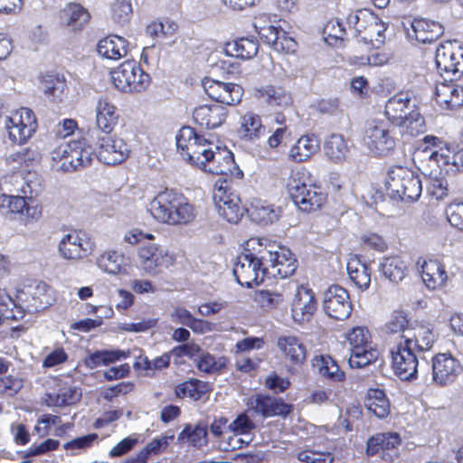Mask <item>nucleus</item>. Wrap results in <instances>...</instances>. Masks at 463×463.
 <instances>
[{
    "instance_id": "nucleus-1",
    "label": "nucleus",
    "mask_w": 463,
    "mask_h": 463,
    "mask_svg": "<svg viewBox=\"0 0 463 463\" xmlns=\"http://www.w3.org/2000/svg\"><path fill=\"white\" fill-rule=\"evenodd\" d=\"M176 146L183 158L203 172L226 175L235 168L232 153L197 135L191 127H183L176 136Z\"/></svg>"
},
{
    "instance_id": "nucleus-2",
    "label": "nucleus",
    "mask_w": 463,
    "mask_h": 463,
    "mask_svg": "<svg viewBox=\"0 0 463 463\" xmlns=\"http://www.w3.org/2000/svg\"><path fill=\"white\" fill-rule=\"evenodd\" d=\"M148 211L155 220L169 225L189 223L196 215L194 206L182 194L168 189L154 197Z\"/></svg>"
},
{
    "instance_id": "nucleus-3",
    "label": "nucleus",
    "mask_w": 463,
    "mask_h": 463,
    "mask_svg": "<svg viewBox=\"0 0 463 463\" xmlns=\"http://www.w3.org/2000/svg\"><path fill=\"white\" fill-rule=\"evenodd\" d=\"M384 115L393 127H399L402 135L417 137L426 130L424 118L419 111L415 100L407 93L391 97L386 104Z\"/></svg>"
},
{
    "instance_id": "nucleus-4",
    "label": "nucleus",
    "mask_w": 463,
    "mask_h": 463,
    "mask_svg": "<svg viewBox=\"0 0 463 463\" xmlns=\"http://www.w3.org/2000/svg\"><path fill=\"white\" fill-rule=\"evenodd\" d=\"M267 239L250 238L246 242L245 252L239 255L233 267V274L236 280L241 286L253 288L263 282L266 276L264 260L258 254Z\"/></svg>"
},
{
    "instance_id": "nucleus-5",
    "label": "nucleus",
    "mask_w": 463,
    "mask_h": 463,
    "mask_svg": "<svg viewBox=\"0 0 463 463\" xmlns=\"http://www.w3.org/2000/svg\"><path fill=\"white\" fill-rule=\"evenodd\" d=\"M308 172L301 167L292 170L287 182L288 193L294 203L303 212H314L326 202V194L321 187L307 184Z\"/></svg>"
},
{
    "instance_id": "nucleus-6",
    "label": "nucleus",
    "mask_w": 463,
    "mask_h": 463,
    "mask_svg": "<svg viewBox=\"0 0 463 463\" xmlns=\"http://www.w3.org/2000/svg\"><path fill=\"white\" fill-rule=\"evenodd\" d=\"M394 129L395 127L386 120L368 121L364 131L363 144L374 156H387L397 144Z\"/></svg>"
},
{
    "instance_id": "nucleus-7",
    "label": "nucleus",
    "mask_w": 463,
    "mask_h": 463,
    "mask_svg": "<svg viewBox=\"0 0 463 463\" xmlns=\"http://www.w3.org/2000/svg\"><path fill=\"white\" fill-rule=\"evenodd\" d=\"M350 345V356L348 364L352 368H364L374 363L379 351L376 345L372 340V335L364 326H355L352 328L346 335Z\"/></svg>"
},
{
    "instance_id": "nucleus-8",
    "label": "nucleus",
    "mask_w": 463,
    "mask_h": 463,
    "mask_svg": "<svg viewBox=\"0 0 463 463\" xmlns=\"http://www.w3.org/2000/svg\"><path fill=\"white\" fill-rule=\"evenodd\" d=\"M53 161H61L60 169L63 172L78 171L91 165L92 152L85 139L63 142L52 151Z\"/></svg>"
},
{
    "instance_id": "nucleus-9",
    "label": "nucleus",
    "mask_w": 463,
    "mask_h": 463,
    "mask_svg": "<svg viewBox=\"0 0 463 463\" xmlns=\"http://www.w3.org/2000/svg\"><path fill=\"white\" fill-rule=\"evenodd\" d=\"M387 189L402 200H417L422 191L421 181L411 169L395 166L388 172Z\"/></svg>"
},
{
    "instance_id": "nucleus-10",
    "label": "nucleus",
    "mask_w": 463,
    "mask_h": 463,
    "mask_svg": "<svg viewBox=\"0 0 463 463\" xmlns=\"http://www.w3.org/2000/svg\"><path fill=\"white\" fill-rule=\"evenodd\" d=\"M258 254L264 260L266 273L274 277L284 279L291 276L297 269V260L292 252L279 246H270L267 249V241L261 249L258 250Z\"/></svg>"
},
{
    "instance_id": "nucleus-11",
    "label": "nucleus",
    "mask_w": 463,
    "mask_h": 463,
    "mask_svg": "<svg viewBox=\"0 0 463 463\" xmlns=\"http://www.w3.org/2000/svg\"><path fill=\"white\" fill-rule=\"evenodd\" d=\"M150 83V76L133 59L118 66V90L126 93L142 92Z\"/></svg>"
},
{
    "instance_id": "nucleus-12",
    "label": "nucleus",
    "mask_w": 463,
    "mask_h": 463,
    "mask_svg": "<svg viewBox=\"0 0 463 463\" xmlns=\"http://www.w3.org/2000/svg\"><path fill=\"white\" fill-rule=\"evenodd\" d=\"M5 124L10 140L18 145L24 144L37 128L33 112L27 108H22L6 117Z\"/></svg>"
},
{
    "instance_id": "nucleus-13",
    "label": "nucleus",
    "mask_w": 463,
    "mask_h": 463,
    "mask_svg": "<svg viewBox=\"0 0 463 463\" xmlns=\"http://www.w3.org/2000/svg\"><path fill=\"white\" fill-rule=\"evenodd\" d=\"M254 27L260 39L278 52L292 53L296 51V41L280 27L269 24L266 16L256 18Z\"/></svg>"
},
{
    "instance_id": "nucleus-14",
    "label": "nucleus",
    "mask_w": 463,
    "mask_h": 463,
    "mask_svg": "<svg viewBox=\"0 0 463 463\" xmlns=\"http://www.w3.org/2000/svg\"><path fill=\"white\" fill-rule=\"evenodd\" d=\"M94 242L83 231H73L63 235L58 244L60 256L67 260L84 259L91 254Z\"/></svg>"
},
{
    "instance_id": "nucleus-15",
    "label": "nucleus",
    "mask_w": 463,
    "mask_h": 463,
    "mask_svg": "<svg viewBox=\"0 0 463 463\" xmlns=\"http://www.w3.org/2000/svg\"><path fill=\"white\" fill-rule=\"evenodd\" d=\"M435 62L439 71L458 78L463 73V47L457 42H446L436 50Z\"/></svg>"
},
{
    "instance_id": "nucleus-16",
    "label": "nucleus",
    "mask_w": 463,
    "mask_h": 463,
    "mask_svg": "<svg viewBox=\"0 0 463 463\" xmlns=\"http://www.w3.org/2000/svg\"><path fill=\"white\" fill-rule=\"evenodd\" d=\"M390 353L393 370L402 380L416 378L419 367V353L401 342L391 345Z\"/></svg>"
},
{
    "instance_id": "nucleus-17",
    "label": "nucleus",
    "mask_w": 463,
    "mask_h": 463,
    "mask_svg": "<svg viewBox=\"0 0 463 463\" xmlns=\"http://www.w3.org/2000/svg\"><path fill=\"white\" fill-rule=\"evenodd\" d=\"M218 214L230 223H238L246 213L240 196L227 187L220 186L213 193Z\"/></svg>"
},
{
    "instance_id": "nucleus-18",
    "label": "nucleus",
    "mask_w": 463,
    "mask_h": 463,
    "mask_svg": "<svg viewBox=\"0 0 463 463\" xmlns=\"http://www.w3.org/2000/svg\"><path fill=\"white\" fill-rule=\"evenodd\" d=\"M323 308L328 317L335 320L348 318L352 313L348 291L338 285L330 286L324 293Z\"/></svg>"
},
{
    "instance_id": "nucleus-19",
    "label": "nucleus",
    "mask_w": 463,
    "mask_h": 463,
    "mask_svg": "<svg viewBox=\"0 0 463 463\" xmlns=\"http://www.w3.org/2000/svg\"><path fill=\"white\" fill-rule=\"evenodd\" d=\"M402 439L396 432L377 433L367 441L366 453L368 456L380 455L389 462H392L400 455Z\"/></svg>"
},
{
    "instance_id": "nucleus-20",
    "label": "nucleus",
    "mask_w": 463,
    "mask_h": 463,
    "mask_svg": "<svg viewBox=\"0 0 463 463\" xmlns=\"http://www.w3.org/2000/svg\"><path fill=\"white\" fill-rule=\"evenodd\" d=\"M463 371L460 362L448 353H439L432 358V381L445 386L453 383Z\"/></svg>"
},
{
    "instance_id": "nucleus-21",
    "label": "nucleus",
    "mask_w": 463,
    "mask_h": 463,
    "mask_svg": "<svg viewBox=\"0 0 463 463\" xmlns=\"http://www.w3.org/2000/svg\"><path fill=\"white\" fill-rule=\"evenodd\" d=\"M203 87L212 99L228 106L240 103L243 95V90L240 85L210 78L203 80Z\"/></svg>"
},
{
    "instance_id": "nucleus-22",
    "label": "nucleus",
    "mask_w": 463,
    "mask_h": 463,
    "mask_svg": "<svg viewBox=\"0 0 463 463\" xmlns=\"http://www.w3.org/2000/svg\"><path fill=\"white\" fill-rule=\"evenodd\" d=\"M295 293L291 302L292 317L297 323L309 321L317 310V300L314 291L304 285H295Z\"/></svg>"
},
{
    "instance_id": "nucleus-23",
    "label": "nucleus",
    "mask_w": 463,
    "mask_h": 463,
    "mask_svg": "<svg viewBox=\"0 0 463 463\" xmlns=\"http://www.w3.org/2000/svg\"><path fill=\"white\" fill-rule=\"evenodd\" d=\"M138 258L141 269L150 275L156 274L159 268H167L173 263V257L165 249L152 242L139 248Z\"/></svg>"
},
{
    "instance_id": "nucleus-24",
    "label": "nucleus",
    "mask_w": 463,
    "mask_h": 463,
    "mask_svg": "<svg viewBox=\"0 0 463 463\" xmlns=\"http://www.w3.org/2000/svg\"><path fill=\"white\" fill-rule=\"evenodd\" d=\"M37 209L28 205L25 198L19 195H0V213L10 220L26 221L34 218Z\"/></svg>"
},
{
    "instance_id": "nucleus-25",
    "label": "nucleus",
    "mask_w": 463,
    "mask_h": 463,
    "mask_svg": "<svg viewBox=\"0 0 463 463\" xmlns=\"http://www.w3.org/2000/svg\"><path fill=\"white\" fill-rule=\"evenodd\" d=\"M248 405L255 413L265 418L286 416L291 411V406L281 399L264 394H257L250 398Z\"/></svg>"
},
{
    "instance_id": "nucleus-26",
    "label": "nucleus",
    "mask_w": 463,
    "mask_h": 463,
    "mask_svg": "<svg viewBox=\"0 0 463 463\" xmlns=\"http://www.w3.org/2000/svg\"><path fill=\"white\" fill-rule=\"evenodd\" d=\"M408 38L421 43H431L443 34L442 26L434 21L416 18L405 27Z\"/></svg>"
},
{
    "instance_id": "nucleus-27",
    "label": "nucleus",
    "mask_w": 463,
    "mask_h": 463,
    "mask_svg": "<svg viewBox=\"0 0 463 463\" xmlns=\"http://www.w3.org/2000/svg\"><path fill=\"white\" fill-rule=\"evenodd\" d=\"M403 338L401 343L409 345L419 354L430 350L436 341L432 329L427 325L419 323L411 324Z\"/></svg>"
},
{
    "instance_id": "nucleus-28",
    "label": "nucleus",
    "mask_w": 463,
    "mask_h": 463,
    "mask_svg": "<svg viewBox=\"0 0 463 463\" xmlns=\"http://www.w3.org/2000/svg\"><path fill=\"white\" fill-rule=\"evenodd\" d=\"M227 117V109L220 105H202L193 113V118L200 127L213 129L222 126Z\"/></svg>"
},
{
    "instance_id": "nucleus-29",
    "label": "nucleus",
    "mask_w": 463,
    "mask_h": 463,
    "mask_svg": "<svg viewBox=\"0 0 463 463\" xmlns=\"http://www.w3.org/2000/svg\"><path fill=\"white\" fill-rule=\"evenodd\" d=\"M435 100L441 109H453L463 105V87L450 81L435 87Z\"/></svg>"
},
{
    "instance_id": "nucleus-30",
    "label": "nucleus",
    "mask_w": 463,
    "mask_h": 463,
    "mask_svg": "<svg viewBox=\"0 0 463 463\" xmlns=\"http://www.w3.org/2000/svg\"><path fill=\"white\" fill-rule=\"evenodd\" d=\"M238 125V135L245 141H256L265 134L261 118L253 111L241 114Z\"/></svg>"
},
{
    "instance_id": "nucleus-31",
    "label": "nucleus",
    "mask_w": 463,
    "mask_h": 463,
    "mask_svg": "<svg viewBox=\"0 0 463 463\" xmlns=\"http://www.w3.org/2000/svg\"><path fill=\"white\" fill-rule=\"evenodd\" d=\"M90 19L89 11L80 4L70 3L60 14V20L62 25L71 29L81 30Z\"/></svg>"
},
{
    "instance_id": "nucleus-32",
    "label": "nucleus",
    "mask_w": 463,
    "mask_h": 463,
    "mask_svg": "<svg viewBox=\"0 0 463 463\" xmlns=\"http://www.w3.org/2000/svg\"><path fill=\"white\" fill-rule=\"evenodd\" d=\"M278 347L291 364H301L306 361V346L297 336H280L278 340Z\"/></svg>"
},
{
    "instance_id": "nucleus-33",
    "label": "nucleus",
    "mask_w": 463,
    "mask_h": 463,
    "mask_svg": "<svg viewBox=\"0 0 463 463\" xmlns=\"http://www.w3.org/2000/svg\"><path fill=\"white\" fill-rule=\"evenodd\" d=\"M259 52L257 40L242 37L233 42L227 43L223 46V52L230 57H235L243 61L254 58Z\"/></svg>"
},
{
    "instance_id": "nucleus-34",
    "label": "nucleus",
    "mask_w": 463,
    "mask_h": 463,
    "mask_svg": "<svg viewBox=\"0 0 463 463\" xmlns=\"http://www.w3.org/2000/svg\"><path fill=\"white\" fill-rule=\"evenodd\" d=\"M320 149V142L315 135H304L289 149L288 157L294 162H304Z\"/></svg>"
},
{
    "instance_id": "nucleus-35",
    "label": "nucleus",
    "mask_w": 463,
    "mask_h": 463,
    "mask_svg": "<svg viewBox=\"0 0 463 463\" xmlns=\"http://www.w3.org/2000/svg\"><path fill=\"white\" fill-rule=\"evenodd\" d=\"M421 278L430 289L442 287L447 281V273L443 265L437 260H424L421 265Z\"/></svg>"
},
{
    "instance_id": "nucleus-36",
    "label": "nucleus",
    "mask_w": 463,
    "mask_h": 463,
    "mask_svg": "<svg viewBox=\"0 0 463 463\" xmlns=\"http://www.w3.org/2000/svg\"><path fill=\"white\" fill-rule=\"evenodd\" d=\"M407 315L402 311H394L384 326V332L389 335L391 345L402 342L406 331L411 327Z\"/></svg>"
},
{
    "instance_id": "nucleus-37",
    "label": "nucleus",
    "mask_w": 463,
    "mask_h": 463,
    "mask_svg": "<svg viewBox=\"0 0 463 463\" xmlns=\"http://www.w3.org/2000/svg\"><path fill=\"white\" fill-rule=\"evenodd\" d=\"M312 365L317 369L321 377L331 382H343L345 373L330 355H317L312 360Z\"/></svg>"
},
{
    "instance_id": "nucleus-38",
    "label": "nucleus",
    "mask_w": 463,
    "mask_h": 463,
    "mask_svg": "<svg viewBox=\"0 0 463 463\" xmlns=\"http://www.w3.org/2000/svg\"><path fill=\"white\" fill-rule=\"evenodd\" d=\"M254 96L260 102H264L271 107L286 106L290 101V97L281 87L266 85L255 89Z\"/></svg>"
},
{
    "instance_id": "nucleus-39",
    "label": "nucleus",
    "mask_w": 463,
    "mask_h": 463,
    "mask_svg": "<svg viewBox=\"0 0 463 463\" xmlns=\"http://www.w3.org/2000/svg\"><path fill=\"white\" fill-rule=\"evenodd\" d=\"M81 397V392L77 387L64 386L57 392H47L45 402L49 407H63L75 403Z\"/></svg>"
},
{
    "instance_id": "nucleus-40",
    "label": "nucleus",
    "mask_w": 463,
    "mask_h": 463,
    "mask_svg": "<svg viewBox=\"0 0 463 463\" xmlns=\"http://www.w3.org/2000/svg\"><path fill=\"white\" fill-rule=\"evenodd\" d=\"M380 269L383 276L393 283L401 282L408 272L405 261L399 256L384 258L380 265Z\"/></svg>"
},
{
    "instance_id": "nucleus-41",
    "label": "nucleus",
    "mask_w": 463,
    "mask_h": 463,
    "mask_svg": "<svg viewBox=\"0 0 463 463\" xmlns=\"http://www.w3.org/2000/svg\"><path fill=\"white\" fill-rule=\"evenodd\" d=\"M364 405L369 411L379 419H383L390 412V403L383 391L370 389L364 401Z\"/></svg>"
},
{
    "instance_id": "nucleus-42",
    "label": "nucleus",
    "mask_w": 463,
    "mask_h": 463,
    "mask_svg": "<svg viewBox=\"0 0 463 463\" xmlns=\"http://www.w3.org/2000/svg\"><path fill=\"white\" fill-rule=\"evenodd\" d=\"M374 14L367 9H361L353 12L346 17L348 29L354 31V36L362 40V35L367 31V28L373 22Z\"/></svg>"
},
{
    "instance_id": "nucleus-43",
    "label": "nucleus",
    "mask_w": 463,
    "mask_h": 463,
    "mask_svg": "<svg viewBox=\"0 0 463 463\" xmlns=\"http://www.w3.org/2000/svg\"><path fill=\"white\" fill-rule=\"evenodd\" d=\"M116 125L115 107L108 99H100L97 105V126L106 134H110Z\"/></svg>"
},
{
    "instance_id": "nucleus-44",
    "label": "nucleus",
    "mask_w": 463,
    "mask_h": 463,
    "mask_svg": "<svg viewBox=\"0 0 463 463\" xmlns=\"http://www.w3.org/2000/svg\"><path fill=\"white\" fill-rule=\"evenodd\" d=\"M325 153L334 162L344 161L349 153L347 140L340 134H332L325 143Z\"/></svg>"
},
{
    "instance_id": "nucleus-45",
    "label": "nucleus",
    "mask_w": 463,
    "mask_h": 463,
    "mask_svg": "<svg viewBox=\"0 0 463 463\" xmlns=\"http://www.w3.org/2000/svg\"><path fill=\"white\" fill-rule=\"evenodd\" d=\"M281 211L279 207H275L265 203L257 202L252 204L250 210L251 220L262 225L275 222L280 217Z\"/></svg>"
},
{
    "instance_id": "nucleus-46",
    "label": "nucleus",
    "mask_w": 463,
    "mask_h": 463,
    "mask_svg": "<svg viewBox=\"0 0 463 463\" xmlns=\"http://www.w3.org/2000/svg\"><path fill=\"white\" fill-rule=\"evenodd\" d=\"M347 272L352 282L361 290H365L371 283L370 269L359 260H352L347 263Z\"/></svg>"
},
{
    "instance_id": "nucleus-47",
    "label": "nucleus",
    "mask_w": 463,
    "mask_h": 463,
    "mask_svg": "<svg viewBox=\"0 0 463 463\" xmlns=\"http://www.w3.org/2000/svg\"><path fill=\"white\" fill-rule=\"evenodd\" d=\"M177 440L182 444H189L191 446L201 448L207 442V430L204 426L196 425L192 427L186 425L178 435Z\"/></svg>"
},
{
    "instance_id": "nucleus-48",
    "label": "nucleus",
    "mask_w": 463,
    "mask_h": 463,
    "mask_svg": "<svg viewBox=\"0 0 463 463\" xmlns=\"http://www.w3.org/2000/svg\"><path fill=\"white\" fill-rule=\"evenodd\" d=\"M177 29L178 25L175 21L169 18H163L148 24L146 32L153 38L168 39L175 34Z\"/></svg>"
},
{
    "instance_id": "nucleus-49",
    "label": "nucleus",
    "mask_w": 463,
    "mask_h": 463,
    "mask_svg": "<svg viewBox=\"0 0 463 463\" xmlns=\"http://www.w3.org/2000/svg\"><path fill=\"white\" fill-rule=\"evenodd\" d=\"M388 25L375 14L373 22L368 26L364 35H362L361 42H364V43H372L373 46L378 48L384 43V33Z\"/></svg>"
},
{
    "instance_id": "nucleus-50",
    "label": "nucleus",
    "mask_w": 463,
    "mask_h": 463,
    "mask_svg": "<svg viewBox=\"0 0 463 463\" xmlns=\"http://www.w3.org/2000/svg\"><path fill=\"white\" fill-rule=\"evenodd\" d=\"M206 384L197 379H190L180 384L175 388V393L178 397H189L194 401H198L203 398L206 392Z\"/></svg>"
},
{
    "instance_id": "nucleus-51",
    "label": "nucleus",
    "mask_w": 463,
    "mask_h": 463,
    "mask_svg": "<svg viewBox=\"0 0 463 463\" xmlns=\"http://www.w3.org/2000/svg\"><path fill=\"white\" fill-rule=\"evenodd\" d=\"M43 89L50 100L59 102L64 97L66 83L59 77L48 76L43 81Z\"/></svg>"
},
{
    "instance_id": "nucleus-52",
    "label": "nucleus",
    "mask_w": 463,
    "mask_h": 463,
    "mask_svg": "<svg viewBox=\"0 0 463 463\" xmlns=\"http://www.w3.org/2000/svg\"><path fill=\"white\" fill-rule=\"evenodd\" d=\"M175 439L174 434H164L160 437L153 439L144 449L138 453L147 462L150 456H157L166 450L169 444Z\"/></svg>"
},
{
    "instance_id": "nucleus-53",
    "label": "nucleus",
    "mask_w": 463,
    "mask_h": 463,
    "mask_svg": "<svg viewBox=\"0 0 463 463\" xmlns=\"http://www.w3.org/2000/svg\"><path fill=\"white\" fill-rule=\"evenodd\" d=\"M428 192L436 199H442L447 195V181L442 172L433 171L426 177Z\"/></svg>"
},
{
    "instance_id": "nucleus-54",
    "label": "nucleus",
    "mask_w": 463,
    "mask_h": 463,
    "mask_svg": "<svg viewBox=\"0 0 463 463\" xmlns=\"http://www.w3.org/2000/svg\"><path fill=\"white\" fill-rule=\"evenodd\" d=\"M197 368L206 373H214L224 367V358H215L209 353L202 352L199 357L195 358Z\"/></svg>"
},
{
    "instance_id": "nucleus-55",
    "label": "nucleus",
    "mask_w": 463,
    "mask_h": 463,
    "mask_svg": "<svg viewBox=\"0 0 463 463\" xmlns=\"http://www.w3.org/2000/svg\"><path fill=\"white\" fill-rule=\"evenodd\" d=\"M61 422V419L58 415L45 413L43 414L36 421L33 428V433L41 438L46 437L51 434L52 427L57 426Z\"/></svg>"
},
{
    "instance_id": "nucleus-56",
    "label": "nucleus",
    "mask_w": 463,
    "mask_h": 463,
    "mask_svg": "<svg viewBox=\"0 0 463 463\" xmlns=\"http://www.w3.org/2000/svg\"><path fill=\"white\" fill-rule=\"evenodd\" d=\"M257 300L264 308H277L285 303L286 297L282 292L261 290L257 295Z\"/></svg>"
},
{
    "instance_id": "nucleus-57",
    "label": "nucleus",
    "mask_w": 463,
    "mask_h": 463,
    "mask_svg": "<svg viewBox=\"0 0 463 463\" xmlns=\"http://www.w3.org/2000/svg\"><path fill=\"white\" fill-rule=\"evenodd\" d=\"M50 288L44 282H38L37 285L33 288V290L29 291V294L32 296V298L37 302L33 305L36 310L43 309L47 306L51 305L50 298L48 296V291Z\"/></svg>"
},
{
    "instance_id": "nucleus-58",
    "label": "nucleus",
    "mask_w": 463,
    "mask_h": 463,
    "mask_svg": "<svg viewBox=\"0 0 463 463\" xmlns=\"http://www.w3.org/2000/svg\"><path fill=\"white\" fill-rule=\"evenodd\" d=\"M116 361V351H96L85 359V364L90 368L108 365Z\"/></svg>"
},
{
    "instance_id": "nucleus-59",
    "label": "nucleus",
    "mask_w": 463,
    "mask_h": 463,
    "mask_svg": "<svg viewBox=\"0 0 463 463\" xmlns=\"http://www.w3.org/2000/svg\"><path fill=\"white\" fill-rule=\"evenodd\" d=\"M323 33L325 35L326 41H327L328 38L334 40H343L347 34L346 28L338 19H332L328 21L324 27Z\"/></svg>"
},
{
    "instance_id": "nucleus-60",
    "label": "nucleus",
    "mask_w": 463,
    "mask_h": 463,
    "mask_svg": "<svg viewBox=\"0 0 463 463\" xmlns=\"http://www.w3.org/2000/svg\"><path fill=\"white\" fill-rule=\"evenodd\" d=\"M447 219L449 223L459 230H463V201L454 202L446 209Z\"/></svg>"
},
{
    "instance_id": "nucleus-61",
    "label": "nucleus",
    "mask_w": 463,
    "mask_h": 463,
    "mask_svg": "<svg viewBox=\"0 0 463 463\" xmlns=\"http://www.w3.org/2000/svg\"><path fill=\"white\" fill-rule=\"evenodd\" d=\"M254 429V423L245 413L240 414L232 423L228 425V430L236 434H248Z\"/></svg>"
},
{
    "instance_id": "nucleus-62",
    "label": "nucleus",
    "mask_w": 463,
    "mask_h": 463,
    "mask_svg": "<svg viewBox=\"0 0 463 463\" xmlns=\"http://www.w3.org/2000/svg\"><path fill=\"white\" fill-rule=\"evenodd\" d=\"M98 439V434L90 433L81 437H78L63 445L65 450L83 449L90 447Z\"/></svg>"
},
{
    "instance_id": "nucleus-63",
    "label": "nucleus",
    "mask_w": 463,
    "mask_h": 463,
    "mask_svg": "<svg viewBox=\"0 0 463 463\" xmlns=\"http://www.w3.org/2000/svg\"><path fill=\"white\" fill-rule=\"evenodd\" d=\"M240 434L232 433L228 430L226 435L219 440V448L223 451L235 450L242 448L244 440L239 437Z\"/></svg>"
},
{
    "instance_id": "nucleus-64",
    "label": "nucleus",
    "mask_w": 463,
    "mask_h": 463,
    "mask_svg": "<svg viewBox=\"0 0 463 463\" xmlns=\"http://www.w3.org/2000/svg\"><path fill=\"white\" fill-rule=\"evenodd\" d=\"M361 241L364 248L372 249L377 251H384V250L387 248L383 238L373 232L364 234L361 238Z\"/></svg>"
}]
</instances>
